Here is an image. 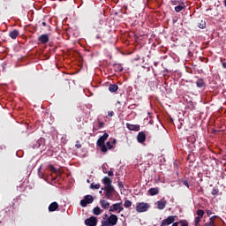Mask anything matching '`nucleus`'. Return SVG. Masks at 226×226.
<instances>
[{
    "instance_id": "obj_24",
    "label": "nucleus",
    "mask_w": 226,
    "mask_h": 226,
    "mask_svg": "<svg viewBox=\"0 0 226 226\" xmlns=\"http://www.w3.org/2000/svg\"><path fill=\"white\" fill-rule=\"evenodd\" d=\"M199 27H200V29H204V28H206V21L201 20V21L199 23Z\"/></svg>"
},
{
    "instance_id": "obj_23",
    "label": "nucleus",
    "mask_w": 226,
    "mask_h": 226,
    "mask_svg": "<svg viewBox=\"0 0 226 226\" xmlns=\"http://www.w3.org/2000/svg\"><path fill=\"white\" fill-rule=\"evenodd\" d=\"M124 207H132V201L130 200H126L124 203Z\"/></svg>"
},
{
    "instance_id": "obj_20",
    "label": "nucleus",
    "mask_w": 226,
    "mask_h": 226,
    "mask_svg": "<svg viewBox=\"0 0 226 226\" xmlns=\"http://www.w3.org/2000/svg\"><path fill=\"white\" fill-rule=\"evenodd\" d=\"M10 36L12 38V40H15L17 36H19V31L14 30L10 33Z\"/></svg>"
},
{
    "instance_id": "obj_4",
    "label": "nucleus",
    "mask_w": 226,
    "mask_h": 226,
    "mask_svg": "<svg viewBox=\"0 0 226 226\" xmlns=\"http://www.w3.org/2000/svg\"><path fill=\"white\" fill-rule=\"evenodd\" d=\"M150 207V205L148 203L145 202H139L136 206V211L137 213H146Z\"/></svg>"
},
{
    "instance_id": "obj_6",
    "label": "nucleus",
    "mask_w": 226,
    "mask_h": 226,
    "mask_svg": "<svg viewBox=\"0 0 226 226\" xmlns=\"http://www.w3.org/2000/svg\"><path fill=\"white\" fill-rule=\"evenodd\" d=\"M98 223V219L94 216H92L85 220V224L87 226H96Z\"/></svg>"
},
{
    "instance_id": "obj_34",
    "label": "nucleus",
    "mask_w": 226,
    "mask_h": 226,
    "mask_svg": "<svg viewBox=\"0 0 226 226\" xmlns=\"http://www.w3.org/2000/svg\"><path fill=\"white\" fill-rule=\"evenodd\" d=\"M180 225H181V226H188V224H186V222H180Z\"/></svg>"
},
{
    "instance_id": "obj_39",
    "label": "nucleus",
    "mask_w": 226,
    "mask_h": 226,
    "mask_svg": "<svg viewBox=\"0 0 226 226\" xmlns=\"http://www.w3.org/2000/svg\"><path fill=\"white\" fill-rule=\"evenodd\" d=\"M42 26H47V23L46 22H42Z\"/></svg>"
},
{
    "instance_id": "obj_14",
    "label": "nucleus",
    "mask_w": 226,
    "mask_h": 226,
    "mask_svg": "<svg viewBox=\"0 0 226 226\" xmlns=\"http://www.w3.org/2000/svg\"><path fill=\"white\" fill-rule=\"evenodd\" d=\"M57 207H59V204H57V202H53L49 205V211L52 213L54 211H56Z\"/></svg>"
},
{
    "instance_id": "obj_12",
    "label": "nucleus",
    "mask_w": 226,
    "mask_h": 226,
    "mask_svg": "<svg viewBox=\"0 0 226 226\" xmlns=\"http://www.w3.org/2000/svg\"><path fill=\"white\" fill-rule=\"evenodd\" d=\"M166 206H167V201L165 200H161L157 201L158 209H165Z\"/></svg>"
},
{
    "instance_id": "obj_36",
    "label": "nucleus",
    "mask_w": 226,
    "mask_h": 226,
    "mask_svg": "<svg viewBox=\"0 0 226 226\" xmlns=\"http://www.w3.org/2000/svg\"><path fill=\"white\" fill-rule=\"evenodd\" d=\"M118 70L119 72H123V67L120 66Z\"/></svg>"
},
{
    "instance_id": "obj_25",
    "label": "nucleus",
    "mask_w": 226,
    "mask_h": 226,
    "mask_svg": "<svg viewBox=\"0 0 226 226\" xmlns=\"http://www.w3.org/2000/svg\"><path fill=\"white\" fill-rule=\"evenodd\" d=\"M198 217L202 218L204 216V211L202 209L197 210Z\"/></svg>"
},
{
    "instance_id": "obj_30",
    "label": "nucleus",
    "mask_w": 226,
    "mask_h": 226,
    "mask_svg": "<svg viewBox=\"0 0 226 226\" xmlns=\"http://www.w3.org/2000/svg\"><path fill=\"white\" fill-rule=\"evenodd\" d=\"M105 126V124L103 122H99V128H103Z\"/></svg>"
},
{
    "instance_id": "obj_16",
    "label": "nucleus",
    "mask_w": 226,
    "mask_h": 226,
    "mask_svg": "<svg viewBox=\"0 0 226 226\" xmlns=\"http://www.w3.org/2000/svg\"><path fill=\"white\" fill-rule=\"evenodd\" d=\"M149 195H158L160 193V190L158 188H151L148 190Z\"/></svg>"
},
{
    "instance_id": "obj_5",
    "label": "nucleus",
    "mask_w": 226,
    "mask_h": 226,
    "mask_svg": "<svg viewBox=\"0 0 226 226\" xmlns=\"http://www.w3.org/2000/svg\"><path fill=\"white\" fill-rule=\"evenodd\" d=\"M94 200V199L93 198V196L87 195V196H85V199L80 200V206L82 207H86L87 206V204H93Z\"/></svg>"
},
{
    "instance_id": "obj_11",
    "label": "nucleus",
    "mask_w": 226,
    "mask_h": 226,
    "mask_svg": "<svg viewBox=\"0 0 226 226\" xmlns=\"http://www.w3.org/2000/svg\"><path fill=\"white\" fill-rule=\"evenodd\" d=\"M137 139H138V142H139V144L146 142V133H144L143 132H139Z\"/></svg>"
},
{
    "instance_id": "obj_19",
    "label": "nucleus",
    "mask_w": 226,
    "mask_h": 226,
    "mask_svg": "<svg viewBox=\"0 0 226 226\" xmlns=\"http://www.w3.org/2000/svg\"><path fill=\"white\" fill-rule=\"evenodd\" d=\"M94 215H96V216L102 215V208L99 207H95L93 210Z\"/></svg>"
},
{
    "instance_id": "obj_41",
    "label": "nucleus",
    "mask_w": 226,
    "mask_h": 226,
    "mask_svg": "<svg viewBox=\"0 0 226 226\" xmlns=\"http://www.w3.org/2000/svg\"><path fill=\"white\" fill-rule=\"evenodd\" d=\"M100 193H102V191H100Z\"/></svg>"
},
{
    "instance_id": "obj_26",
    "label": "nucleus",
    "mask_w": 226,
    "mask_h": 226,
    "mask_svg": "<svg viewBox=\"0 0 226 226\" xmlns=\"http://www.w3.org/2000/svg\"><path fill=\"white\" fill-rule=\"evenodd\" d=\"M112 147H113L112 142L108 141V142L106 143V149H107V148H108V149H112Z\"/></svg>"
},
{
    "instance_id": "obj_8",
    "label": "nucleus",
    "mask_w": 226,
    "mask_h": 226,
    "mask_svg": "<svg viewBox=\"0 0 226 226\" xmlns=\"http://www.w3.org/2000/svg\"><path fill=\"white\" fill-rule=\"evenodd\" d=\"M104 190H106L105 195L107 199H109V200H112V196L114 193V186L104 187Z\"/></svg>"
},
{
    "instance_id": "obj_32",
    "label": "nucleus",
    "mask_w": 226,
    "mask_h": 226,
    "mask_svg": "<svg viewBox=\"0 0 226 226\" xmlns=\"http://www.w3.org/2000/svg\"><path fill=\"white\" fill-rule=\"evenodd\" d=\"M177 3H179V2H177V1H176V0H172V1H171V4H174V5L177 4Z\"/></svg>"
},
{
    "instance_id": "obj_18",
    "label": "nucleus",
    "mask_w": 226,
    "mask_h": 226,
    "mask_svg": "<svg viewBox=\"0 0 226 226\" xmlns=\"http://www.w3.org/2000/svg\"><path fill=\"white\" fill-rule=\"evenodd\" d=\"M117 89H119L117 85H109V91H110V93H116V91H117Z\"/></svg>"
},
{
    "instance_id": "obj_38",
    "label": "nucleus",
    "mask_w": 226,
    "mask_h": 226,
    "mask_svg": "<svg viewBox=\"0 0 226 226\" xmlns=\"http://www.w3.org/2000/svg\"><path fill=\"white\" fill-rule=\"evenodd\" d=\"M76 147H77L78 148L82 147V146H80V145H76Z\"/></svg>"
},
{
    "instance_id": "obj_29",
    "label": "nucleus",
    "mask_w": 226,
    "mask_h": 226,
    "mask_svg": "<svg viewBox=\"0 0 226 226\" xmlns=\"http://www.w3.org/2000/svg\"><path fill=\"white\" fill-rule=\"evenodd\" d=\"M108 116H109V117H112L114 116V111H108Z\"/></svg>"
},
{
    "instance_id": "obj_15",
    "label": "nucleus",
    "mask_w": 226,
    "mask_h": 226,
    "mask_svg": "<svg viewBox=\"0 0 226 226\" xmlns=\"http://www.w3.org/2000/svg\"><path fill=\"white\" fill-rule=\"evenodd\" d=\"M38 40L41 43H49V35L48 34H42L39 37Z\"/></svg>"
},
{
    "instance_id": "obj_40",
    "label": "nucleus",
    "mask_w": 226,
    "mask_h": 226,
    "mask_svg": "<svg viewBox=\"0 0 226 226\" xmlns=\"http://www.w3.org/2000/svg\"><path fill=\"white\" fill-rule=\"evenodd\" d=\"M224 6H226V0H224Z\"/></svg>"
},
{
    "instance_id": "obj_37",
    "label": "nucleus",
    "mask_w": 226,
    "mask_h": 226,
    "mask_svg": "<svg viewBox=\"0 0 226 226\" xmlns=\"http://www.w3.org/2000/svg\"><path fill=\"white\" fill-rule=\"evenodd\" d=\"M223 68H226V63L222 64Z\"/></svg>"
},
{
    "instance_id": "obj_22",
    "label": "nucleus",
    "mask_w": 226,
    "mask_h": 226,
    "mask_svg": "<svg viewBox=\"0 0 226 226\" xmlns=\"http://www.w3.org/2000/svg\"><path fill=\"white\" fill-rule=\"evenodd\" d=\"M90 188L92 190H100V184L92 183L91 185H90Z\"/></svg>"
},
{
    "instance_id": "obj_43",
    "label": "nucleus",
    "mask_w": 226,
    "mask_h": 226,
    "mask_svg": "<svg viewBox=\"0 0 226 226\" xmlns=\"http://www.w3.org/2000/svg\"><path fill=\"white\" fill-rule=\"evenodd\" d=\"M195 226H198V225H195Z\"/></svg>"
},
{
    "instance_id": "obj_7",
    "label": "nucleus",
    "mask_w": 226,
    "mask_h": 226,
    "mask_svg": "<svg viewBox=\"0 0 226 226\" xmlns=\"http://www.w3.org/2000/svg\"><path fill=\"white\" fill-rule=\"evenodd\" d=\"M176 218L172 215H170L167 219L162 220L161 226H169L171 223H174Z\"/></svg>"
},
{
    "instance_id": "obj_35",
    "label": "nucleus",
    "mask_w": 226,
    "mask_h": 226,
    "mask_svg": "<svg viewBox=\"0 0 226 226\" xmlns=\"http://www.w3.org/2000/svg\"><path fill=\"white\" fill-rule=\"evenodd\" d=\"M118 186H119V188H123V184L122 183H118Z\"/></svg>"
},
{
    "instance_id": "obj_10",
    "label": "nucleus",
    "mask_w": 226,
    "mask_h": 226,
    "mask_svg": "<svg viewBox=\"0 0 226 226\" xmlns=\"http://www.w3.org/2000/svg\"><path fill=\"white\" fill-rule=\"evenodd\" d=\"M102 183H103V185H105V188H109V187L112 186V180L109 177H105L102 179Z\"/></svg>"
},
{
    "instance_id": "obj_3",
    "label": "nucleus",
    "mask_w": 226,
    "mask_h": 226,
    "mask_svg": "<svg viewBox=\"0 0 226 226\" xmlns=\"http://www.w3.org/2000/svg\"><path fill=\"white\" fill-rule=\"evenodd\" d=\"M124 207H123V202L115 203L109 207V213H121L124 211Z\"/></svg>"
},
{
    "instance_id": "obj_21",
    "label": "nucleus",
    "mask_w": 226,
    "mask_h": 226,
    "mask_svg": "<svg viewBox=\"0 0 226 226\" xmlns=\"http://www.w3.org/2000/svg\"><path fill=\"white\" fill-rule=\"evenodd\" d=\"M197 87H204V79H200L196 81Z\"/></svg>"
},
{
    "instance_id": "obj_17",
    "label": "nucleus",
    "mask_w": 226,
    "mask_h": 226,
    "mask_svg": "<svg viewBox=\"0 0 226 226\" xmlns=\"http://www.w3.org/2000/svg\"><path fill=\"white\" fill-rule=\"evenodd\" d=\"M184 8H185V4L181 2L177 6L175 7V11L179 13V11H182Z\"/></svg>"
},
{
    "instance_id": "obj_33",
    "label": "nucleus",
    "mask_w": 226,
    "mask_h": 226,
    "mask_svg": "<svg viewBox=\"0 0 226 226\" xmlns=\"http://www.w3.org/2000/svg\"><path fill=\"white\" fill-rule=\"evenodd\" d=\"M108 176H109V177H110V176H114V171H109V172H108Z\"/></svg>"
},
{
    "instance_id": "obj_42",
    "label": "nucleus",
    "mask_w": 226,
    "mask_h": 226,
    "mask_svg": "<svg viewBox=\"0 0 226 226\" xmlns=\"http://www.w3.org/2000/svg\"><path fill=\"white\" fill-rule=\"evenodd\" d=\"M121 216H124V215H121Z\"/></svg>"
},
{
    "instance_id": "obj_31",
    "label": "nucleus",
    "mask_w": 226,
    "mask_h": 226,
    "mask_svg": "<svg viewBox=\"0 0 226 226\" xmlns=\"http://www.w3.org/2000/svg\"><path fill=\"white\" fill-rule=\"evenodd\" d=\"M207 215L208 216H211V215H213V212H211V210H207Z\"/></svg>"
},
{
    "instance_id": "obj_1",
    "label": "nucleus",
    "mask_w": 226,
    "mask_h": 226,
    "mask_svg": "<svg viewBox=\"0 0 226 226\" xmlns=\"http://www.w3.org/2000/svg\"><path fill=\"white\" fill-rule=\"evenodd\" d=\"M117 215L111 214L109 216V215L105 214L102 215V226H115L117 225Z\"/></svg>"
},
{
    "instance_id": "obj_28",
    "label": "nucleus",
    "mask_w": 226,
    "mask_h": 226,
    "mask_svg": "<svg viewBox=\"0 0 226 226\" xmlns=\"http://www.w3.org/2000/svg\"><path fill=\"white\" fill-rule=\"evenodd\" d=\"M200 218H201V217H196V218H195V220H194L195 225H199V223L200 222Z\"/></svg>"
},
{
    "instance_id": "obj_13",
    "label": "nucleus",
    "mask_w": 226,
    "mask_h": 226,
    "mask_svg": "<svg viewBox=\"0 0 226 226\" xmlns=\"http://www.w3.org/2000/svg\"><path fill=\"white\" fill-rule=\"evenodd\" d=\"M100 204L102 209H109V207H110V203L105 200H101Z\"/></svg>"
},
{
    "instance_id": "obj_9",
    "label": "nucleus",
    "mask_w": 226,
    "mask_h": 226,
    "mask_svg": "<svg viewBox=\"0 0 226 226\" xmlns=\"http://www.w3.org/2000/svg\"><path fill=\"white\" fill-rule=\"evenodd\" d=\"M126 126L128 130H131V132H139L140 130V125L139 124H126Z\"/></svg>"
},
{
    "instance_id": "obj_27",
    "label": "nucleus",
    "mask_w": 226,
    "mask_h": 226,
    "mask_svg": "<svg viewBox=\"0 0 226 226\" xmlns=\"http://www.w3.org/2000/svg\"><path fill=\"white\" fill-rule=\"evenodd\" d=\"M182 184L184 186H186V188H190V184L188 183V180H182Z\"/></svg>"
},
{
    "instance_id": "obj_2",
    "label": "nucleus",
    "mask_w": 226,
    "mask_h": 226,
    "mask_svg": "<svg viewBox=\"0 0 226 226\" xmlns=\"http://www.w3.org/2000/svg\"><path fill=\"white\" fill-rule=\"evenodd\" d=\"M109 139V133L105 132L102 137L97 140V146H99L102 153H107V146H105V140Z\"/></svg>"
}]
</instances>
